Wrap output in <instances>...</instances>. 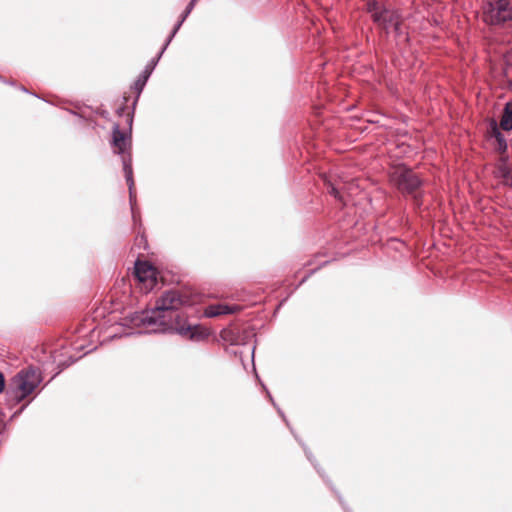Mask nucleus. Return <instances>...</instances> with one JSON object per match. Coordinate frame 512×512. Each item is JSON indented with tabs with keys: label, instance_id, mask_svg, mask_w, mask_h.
Listing matches in <instances>:
<instances>
[{
	"label": "nucleus",
	"instance_id": "nucleus-1",
	"mask_svg": "<svg viewBox=\"0 0 512 512\" xmlns=\"http://www.w3.org/2000/svg\"><path fill=\"white\" fill-rule=\"evenodd\" d=\"M185 300L178 291L170 290L165 292L156 302L151 310L136 312L130 317V323L134 327H141L138 333L164 332L174 329L179 335L190 339L198 338V326H176L173 327L166 320L165 313L179 309Z\"/></svg>",
	"mask_w": 512,
	"mask_h": 512
},
{
	"label": "nucleus",
	"instance_id": "nucleus-2",
	"mask_svg": "<svg viewBox=\"0 0 512 512\" xmlns=\"http://www.w3.org/2000/svg\"><path fill=\"white\" fill-rule=\"evenodd\" d=\"M487 140L493 149L500 154L499 164L495 170L496 176L502 180L503 184L512 187V169L509 166V157L506 154L508 145L495 119H489L488 121Z\"/></svg>",
	"mask_w": 512,
	"mask_h": 512
},
{
	"label": "nucleus",
	"instance_id": "nucleus-3",
	"mask_svg": "<svg viewBox=\"0 0 512 512\" xmlns=\"http://www.w3.org/2000/svg\"><path fill=\"white\" fill-rule=\"evenodd\" d=\"M42 381L38 369L28 367L20 370L11 380L10 387L17 402L24 400L39 386Z\"/></svg>",
	"mask_w": 512,
	"mask_h": 512
},
{
	"label": "nucleus",
	"instance_id": "nucleus-4",
	"mask_svg": "<svg viewBox=\"0 0 512 512\" xmlns=\"http://www.w3.org/2000/svg\"><path fill=\"white\" fill-rule=\"evenodd\" d=\"M127 140L125 138V134L120 130L119 125H114L113 127V146L115 148V152L118 154H122V162H123V170L125 173L126 182L129 188V199L131 204L132 213H134V202H135V190H134V180H133V171L131 164V155H125L127 148ZM135 218V214H133Z\"/></svg>",
	"mask_w": 512,
	"mask_h": 512
},
{
	"label": "nucleus",
	"instance_id": "nucleus-5",
	"mask_svg": "<svg viewBox=\"0 0 512 512\" xmlns=\"http://www.w3.org/2000/svg\"><path fill=\"white\" fill-rule=\"evenodd\" d=\"M389 179L391 184L396 187L400 192L406 194H413L417 200L416 191L421 186L422 181L418 175L410 168L404 165H397L392 167L389 172Z\"/></svg>",
	"mask_w": 512,
	"mask_h": 512
},
{
	"label": "nucleus",
	"instance_id": "nucleus-6",
	"mask_svg": "<svg viewBox=\"0 0 512 512\" xmlns=\"http://www.w3.org/2000/svg\"><path fill=\"white\" fill-rule=\"evenodd\" d=\"M367 11L378 26L387 32L394 30L397 34L400 33L401 23L396 11L384 8L375 0L367 3Z\"/></svg>",
	"mask_w": 512,
	"mask_h": 512
},
{
	"label": "nucleus",
	"instance_id": "nucleus-7",
	"mask_svg": "<svg viewBox=\"0 0 512 512\" xmlns=\"http://www.w3.org/2000/svg\"><path fill=\"white\" fill-rule=\"evenodd\" d=\"M482 20L490 24L512 21V0H495L482 5Z\"/></svg>",
	"mask_w": 512,
	"mask_h": 512
},
{
	"label": "nucleus",
	"instance_id": "nucleus-8",
	"mask_svg": "<svg viewBox=\"0 0 512 512\" xmlns=\"http://www.w3.org/2000/svg\"><path fill=\"white\" fill-rule=\"evenodd\" d=\"M156 269L146 261H137L135 263V276L136 278L146 284V288L152 289L156 284Z\"/></svg>",
	"mask_w": 512,
	"mask_h": 512
},
{
	"label": "nucleus",
	"instance_id": "nucleus-9",
	"mask_svg": "<svg viewBox=\"0 0 512 512\" xmlns=\"http://www.w3.org/2000/svg\"><path fill=\"white\" fill-rule=\"evenodd\" d=\"M240 309L237 305H227V304H212L206 307L205 316L207 317H216L220 315L233 314Z\"/></svg>",
	"mask_w": 512,
	"mask_h": 512
},
{
	"label": "nucleus",
	"instance_id": "nucleus-10",
	"mask_svg": "<svg viewBox=\"0 0 512 512\" xmlns=\"http://www.w3.org/2000/svg\"><path fill=\"white\" fill-rule=\"evenodd\" d=\"M197 0H191L190 3L187 5L185 11L183 12L182 16H181V19L178 21V23L175 25L172 33L170 34V36L167 38L166 40V43L164 44L163 48H162V52H164L166 50V48L168 47V45L170 44V42L172 41L173 37L176 35L177 31L180 29L181 25L183 24V22L185 21V19L188 17V15L191 13V11L193 10L194 6H195V3H196Z\"/></svg>",
	"mask_w": 512,
	"mask_h": 512
},
{
	"label": "nucleus",
	"instance_id": "nucleus-11",
	"mask_svg": "<svg viewBox=\"0 0 512 512\" xmlns=\"http://www.w3.org/2000/svg\"><path fill=\"white\" fill-rule=\"evenodd\" d=\"M499 127L504 131L512 130V100L505 103Z\"/></svg>",
	"mask_w": 512,
	"mask_h": 512
},
{
	"label": "nucleus",
	"instance_id": "nucleus-12",
	"mask_svg": "<svg viewBox=\"0 0 512 512\" xmlns=\"http://www.w3.org/2000/svg\"><path fill=\"white\" fill-rule=\"evenodd\" d=\"M150 76V72L147 74H141L138 79L134 83V89L138 92V94L143 90L148 78Z\"/></svg>",
	"mask_w": 512,
	"mask_h": 512
},
{
	"label": "nucleus",
	"instance_id": "nucleus-13",
	"mask_svg": "<svg viewBox=\"0 0 512 512\" xmlns=\"http://www.w3.org/2000/svg\"><path fill=\"white\" fill-rule=\"evenodd\" d=\"M328 192L333 195L335 198L342 200V197L340 195V191L337 187H335L333 184H328Z\"/></svg>",
	"mask_w": 512,
	"mask_h": 512
},
{
	"label": "nucleus",
	"instance_id": "nucleus-14",
	"mask_svg": "<svg viewBox=\"0 0 512 512\" xmlns=\"http://www.w3.org/2000/svg\"><path fill=\"white\" fill-rule=\"evenodd\" d=\"M163 53H164V52H162V50H161V51H160V53H159V55H158V57H157V59H156L155 61H153L151 65H148L142 73H143V74H147L148 72H150V73H151V72H152V70L154 69V67H155V65H156V63H157V61L159 60V58L162 56V54H163Z\"/></svg>",
	"mask_w": 512,
	"mask_h": 512
},
{
	"label": "nucleus",
	"instance_id": "nucleus-15",
	"mask_svg": "<svg viewBox=\"0 0 512 512\" xmlns=\"http://www.w3.org/2000/svg\"><path fill=\"white\" fill-rule=\"evenodd\" d=\"M5 387V379L2 373H0V393L3 391Z\"/></svg>",
	"mask_w": 512,
	"mask_h": 512
}]
</instances>
